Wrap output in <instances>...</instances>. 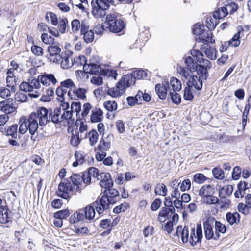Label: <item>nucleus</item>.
Here are the masks:
<instances>
[{
  "label": "nucleus",
  "instance_id": "1",
  "mask_svg": "<svg viewBox=\"0 0 251 251\" xmlns=\"http://www.w3.org/2000/svg\"><path fill=\"white\" fill-rule=\"evenodd\" d=\"M98 173V169L91 167L87 170L82 173L81 176L79 174L73 173L70 177L74 187L76 186V190L77 192H80L81 189L79 185L83 182L86 185H89L91 183L92 176L93 177L97 176Z\"/></svg>",
  "mask_w": 251,
  "mask_h": 251
},
{
  "label": "nucleus",
  "instance_id": "2",
  "mask_svg": "<svg viewBox=\"0 0 251 251\" xmlns=\"http://www.w3.org/2000/svg\"><path fill=\"white\" fill-rule=\"evenodd\" d=\"M148 73L147 71L140 69L134 71L131 74H128L124 75L117 82V87L121 90L126 89L133 85L136 83V80L144 79L147 77Z\"/></svg>",
  "mask_w": 251,
  "mask_h": 251
},
{
  "label": "nucleus",
  "instance_id": "3",
  "mask_svg": "<svg viewBox=\"0 0 251 251\" xmlns=\"http://www.w3.org/2000/svg\"><path fill=\"white\" fill-rule=\"evenodd\" d=\"M104 24L107 25L106 28L110 31L118 33L121 32L125 27L126 25L122 19H118L117 17L112 14L107 15Z\"/></svg>",
  "mask_w": 251,
  "mask_h": 251
},
{
  "label": "nucleus",
  "instance_id": "4",
  "mask_svg": "<svg viewBox=\"0 0 251 251\" xmlns=\"http://www.w3.org/2000/svg\"><path fill=\"white\" fill-rule=\"evenodd\" d=\"M74 188L70 180L65 178L59 184L56 195L62 199L69 200L71 198Z\"/></svg>",
  "mask_w": 251,
  "mask_h": 251
},
{
  "label": "nucleus",
  "instance_id": "5",
  "mask_svg": "<svg viewBox=\"0 0 251 251\" xmlns=\"http://www.w3.org/2000/svg\"><path fill=\"white\" fill-rule=\"evenodd\" d=\"M162 207L158 213V220L160 222H164L166 219H169V213H173L176 211V209L173 207V198L171 196H165Z\"/></svg>",
  "mask_w": 251,
  "mask_h": 251
},
{
  "label": "nucleus",
  "instance_id": "6",
  "mask_svg": "<svg viewBox=\"0 0 251 251\" xmlns=\"http://www.w3.org/2000/svg\"><path fill=\"white\" fill-rule=\"evenodd\" d=\"M212 67V63L211 61L206 59L203 60L201 63H199L197 67L196 68L195 72H196L197 75L199 76V80L201 81V79L207 80L209 77L208 70Z\"/></svg>",
  "mask_w": 251,
  "mask_h": 251
},
{
  "label": "nucleus",
  "instance_id": "7",
  "mask_svg": "<svg viewBox=\"0 0 251 251\" xmlns=\"http://www.w3.org/2000/svg\"><path fill=\"white\" fill-rule=\"evenodd\" d=\"M106 196V193H104V195L98 197L96 200L92 203L99 215L104 214L105 211L110 208V206L112 205L111 201H107L105 198Z\"/></svg>",
  "mask_w": 251,
  "mask_h": 251
},
{
  "label": "nucleus",
  "instance_id": "8",
  "mask_svg": "<svg viewBox=\"0 0 251 251\" xmlns=\"http://www.w3.org/2000/svg\"><path fill=\"white\" fill-rule=\"evenodd\" d=\"M11 212L7 205L6 201L0 197V223L6 224L11 221L9 213Z\"/></svg>",
  "mask_w": 251,
  "mask_h": 251
},
{
  "label": "nucleus",
  "instance_id": "9",
  "mask_svg": "<svg viewBox=\"0 0 251 251\" xmlns=\"http://www.w3.org/2000/svg\"><path fill=\"white\" fill-rule=\"evenodd\" d=\"M94 177H96L98 180L100 179V185L102 188L113 187L114 182L109 173L101 172L99 173L98 170V176Z\"/></svg>",
  "mask_w": 251,
  "mask_h": 251
},
{
  "label": "nucleus",
  "instance_id": "10",
  "mask_svg": "<svg viewBox=\"0 0 251 251\" xmlns=\"http://www.w3.org/2000/svg\"><path fill=\"white\" fill-rule=\"evenodd\" d=\"M170 89V83L168 81L162 83H157L155 86V92L158 98L162 100H164L166 98L167 93Z\"/></svg>",
  "mask_w": 251,
  "mask_h": 251
},
{
  "label": "nucleus",
  "instance_id": "11",
  "mask_svg": "<svg viewBox=\"0 0 251 251\" xmlns=\"http://www.w3.org/2000/svg\"><path fill=\"white\" fill-rule=\"evenodd\" d=\"M201 50L210 60H214L217 58L218 50L215 47L211 46L209 44H203L201 47Z\"/></svg>",
  "mask_w": 251,
  "mask_h": 251
},
{
  "label": "nucleus",
  "instance_id": "12",
  "mask_svg": "<svg viewBox=\"0 0 251 251\" xmlns=\"http://www.w3.org/2000/svg\"><path fill=\"white\" fill-rule=\"evenodd\" d=\"M104 190L101 193V195H104L106 193V196L105 197L107 201H111L112 205L115 204L117 201V197L119 196V192L116 189L113 187L104 188Z\"/></svg>",
  "mask_w": 251,
  "mask_h": 251
},
{
  "label": "nucleus",
  "instance_id": "13",
  "mask_svg": "<svg viewBox=\"0 0 251 251\" xmlns=\"http://www.w3.org/2000/svg\"><path fill=\"white\" fill-rule=\"evenodd\" d=\"M79 211L82 213L83 221L85 219L91 221L93 220L95 217L96 210L94 204L92 203L86 207L79 209Z\"/></svg>",
  "mask_w": 251,
  "mask_h": 251
},
{
  "label": "nucleus",
  "instance_id": "14",
  "mask_svg": "<svg viewBox=\"0 0 251 251\" xmlns=\"http://www.w3.org/2000/svg\"><path fill=\"white\" fill-rule=\"evenodd\" d=\"M92 10V13L96 18H103L106 15V10L104 6L101 3L96 4L95 1L93 0L91 2Z\"/></svg>",
  "mask_w": 251,
  "mask_h": 251
},
{
  "label": "nucleus",
  "instance_id": "15",
  "mask_svg": "<svg viewBox=\"0 0 251 251\" xmlns=\"http://www.w3.org/2000/svg\"><path fill=\"white\" fill-rule=\"evenodd\" d=\"M198 77L196 75L193 74L191 75L186 82L187 86H189L192 88L193 87L196 90L201 91L202 88L203 81L201 79V81H200Z\"/></svg>",
  "mask_w": 251,
  "mask_h": 251
},
{
  "label": "nucleus",
  "instance_id": "16",
  "mask_svg": "<svg viewBox=\"0 0 251 251\" xmlns=\"http://www.w3.org/2000/svg\"><path fill=\"white\" fill-rule=\"evenodd\" d=\"M35 114L39 119V125L40 126H45L44 121L45 118H47V115H49V109L43 106L38 107Z\"/></svg>",
  "mask_w": 251,
  "mask_h": 251
},
{
  "label": "nucleus",
  "instance_id": "17",
  "mask_svg": "<svg viewBox=\"0 0 251 251\" xmlns=\"http://www.w3.org/2000/svg\"><path fill=\"white\" fill-rule=\"evenodd\" d=\"M61 110L60 107H56L53 111L51 108H49V116L51 117V122L54 124L60 125L62 120L60 119Z\"/></svg>",
  "mask_w": 251,
  "mask_h": 251
},
{
  "label": "nucleus",
  "instance_id": "18",
  "mask_svg": "<svg viewBox=\"0 0 251 251\" xmlns=\"http://www.w3.org/2000/svg\"><path fill=\"white\" fill-rule=\"evenodd\" d=\"M103 111L100 108L96 107L91 111L90 121L92 123H99L102 121Z\"/></svg>",
  "mask_w": 251,
  "mask_h": 251
},
{
  "label": "nucleus",
  "instance_id": "19",
  "mask_svg": "<svg viewBox=\"0 0 251 251\" xmlns=\"http://www.w3.org/2000/svg\"><path fill=\"white\" fill-rule=\"evenodd\" d=\"M225 217L227 222L231 226L234 224H239L240 222L241 216L237 212H228Z\"/></svg>",
  "mask_w": 251,
  "mask_h": 251
},
{
  "label": "nucleus",
  "instance_id": "20",
  "mask_svg": "<svg viewBox=\"0 0 251 251\" xmlns=\"http://www.w3.org/2000/svg\"><path fill=\"white\" fill-rule=\"evenodd\" d=\"M74 156L75 161L73 163L72 166L74 167H76L78 165L83 164L86 161V155L81 151H76L75 152Z\"/></svg>",
  "mask_w": 251,
  "mask_h": 251
},
{
  "label": "nucleus",
  "instance_id": "21",
  "mask_svg": "<svg viewBox=\"0 0 251 251\" xmlns=\"http://www.w3.org/2000/svg\"><path fill=\"white\" fill-rule=\"evenodd\" d=\"M215 238L218 239L220 237V233H225L227 231L226 226L219 221L215 222Z\"/></svg>",
  "mask_w": 251,
  "mask_h": 251
},
{
  "label": "nucleus",
  "instance_id": "22",
  "mask_svg": "<svg viewBox=\"0 0 251 251\" xmlns=\"http://www.w3.org/2000/svg\"><path fill=\"white\" fill-rule=\"evenodd\" d=\"M177 91L170 90L167 97V99L171 100L172 102L176 105H179L181 102V97Z\"/></svg>",
  "mask_w": 251,
  "mask_h": 251
},
{
  "label": "nucleus",
  "instance_id": "23",
  "mask_svg": "<svg viewBox=\"0 0 251 251\" xmlns=\"http://www.w3.org/2000/svg\"><path fill=\"white\" fill-rule=\"evenodd\" d=\"M184 63L186 65L185 67L193 72H195L196 68L199 64V62L190 56L185 58Z\"/></svg>",
  "mask_w": 251,
  "mask_h": 251
},
{
  "label": "nucleus",
  "instance_id": "24",
  "mask_svg": "<svg viewBox=\"0 0 251 251\" xmlns=\"http://www.w3.org/2000/svg\"><path fill=\"white\" fill-rule=\"evenodd\" d=\"M71 137L70 139V144L73 147H77L81 143L82 138L79 137V132L75 131L74 132V129L71 130L70 132Z\"/></svg>",
  "mask_w": 251,
  "mask_h": 251
},
{
  "label": "nucleus",
  "instance_id": "25",
  "mask_svg": "<svg viewBox=\"0 0 251 251\" xmlns=\"http://www.w3.org/2000/svg\"><path fill=\"white\" fill-rule=\"evenodd\" d=\"M234 187L232 185H227L223 187L219 190V196L221 198H225V195L229 196L231 195Z\"/></svg>",
  "mask_w": 251,
  "mask_h": 251
},
{
  "label": "nucleus",
  "instance_id": "26",
  "mask_svg": "<svg viewBox=\"0 0 251 251\" xmlns=\"http://www.w3.org/2000/svg\"><path fill=\"white\" fill-rule=\"evenodd\" d=\"M203 229L205 237L207 240L211 239H213L214 240H218L215 238V235H214L213 230V226L211 225H203Z\"/></svg>",
  "mask_w": 251,
  "mask_h": 251
},
{
  "label": "nucleus",
  "instance_id": "27",
  "mask_svg": "<svg viewBox=\"0 0 251 251\" xmlns=\"http://www.w3.org/2000/svg\"><path fill=\"white\" fill-rule=\"evenodd\" d=\"M19 133L21 134H25L28 130L27 119L25 116H22L19 121Z\"/></svg>",
  "mask_w": 251,
  "mask_h": 251
},
{
  "label": "nucleus",
  "instance_id": "28",
  "mask_svg": "<svg viewBox=\"0 0 251 251\" xmlns=\"http://www.w3.org/2000/svg\"><path fill=\"white\" fill-rule=\"evenodd\" d=\"M167 188L164 183H158L154 189V193L156 195L166 196L167 195Z\"/></svg>",
  "mask_w": 251,
  "mask_h": 251
},
{
  "label": "nucleus",
  "instance_id": "29",
  "mask_svg": "<svg viewBox=\"0 0 251 251\" xmlns=\"http://www.w3.org/2000/svg\"><path fill=\"white\" fill-rule=\"evenodd\" d=\"M213 34L211 32H210L209 33H207L206 36L199 37L197 39V41L199 42L203 43V44H209V43H211L213 44L215 43V40L213 38Z\"/></svg>",
  "mask_w": 251,
  "mask_h": 251
},
{
  "label": "nucleus",
  "instance_id": "30",
  "mask_svg": "<svg viewBox=\"0 0 251 251\" xmlns=\"http://www.w3.org/2000/svg\"><path fill=\"white\" fill-rule=\"evenodd\" d=\"M117 83L116 84V89L115 88H109L107 91V94L111 96L113 98H116L121 96L125 92L126 89L121 90V88H118L117 87Z\"/></svg>",
  "mask_w": 251,
  "mask_h": 251
},
{
  "label": "nucleus",
  "instance_id": "31",
  "mask_svg": "<svg viewBox=\"0 0 251 251\" xmlns=\"http://www.w3.org/2000/svg\"><path fill=\"white\" fill-rule=\"evenodd\" d=\"M169 83L172 88V91H180L182 88L181 81L176 77H172Z\"/></svg>",
  "mask_w": 251,
  "mask_h": 251
},
{
  "label": "nucleus",
  "instance_id": "32",
  "mask_svg": "<svg viewBox=\"0 0 251 251\" xmlns=\"http://www.w3.org/2000/svg\"><path fill=\"white\" fill-rule=\"evenodd\" d=\"M59 44L51 45L48 47L47 51L50 56L58 55L61 51V48L59 47Z\"/></svg>",
  "mask_w": 251,
  "mask_h": 251
},
{
  "label": "nucleus",
  "instance_id": "33",
  "mask_svg": "<svg viewBox=\"0 0 251 251\" xmlns=\"http://www.w3.org/2000/svg\"><path fill=\"white\" fill-rule=\"evenodd\" d=\"M42 41L47 45H56L59 44L57 42L55 41V39L50 35H49L46 33H43L41 36Z\"/></svg>",
  "mask_w": 251,
  "mask_h": 251
},
{
  "label": "nucleus",
  "instance_id": "34",
  "mask_svg": "<svg viewBox=\"0 0 251 251\" xmlns=\"http://www.w3.org/2000/svg\"><path fill=\"white\" fill-rule=\"evenodd\" d=\"M190 54L196 58L197 62L201 63L203 60L206 59L204 58V54L202 51L199 50L198 49H194L190 51Z\"/></svg>",
  "mask_w": 251,
  "mask_h": 251
},
{
  "label": "nucleus",
  "instance_id": "35",
  "mask_svg": "<svg viewBox=\"0 0 251 251\" xmlns=\"http://www.w3.org/2000/svg\"><path fill=\"white\" fill-rule=\"evenodd\" d=\"M70 214V210L68 208L62 209L55 212L53 217L55 219H61L62 220L66 219Z\"/></svg>",
  "mask_w": 251,
  "mask_h": 251
},
{
  "label": "nucleus",
  "instance_id": "36",
  "mask_svg": "<svg viewBox=\"0 0 251 251\" xmlns=\"http://www.w3.org/2000/svg\"><path fill=\"white\" fill-rule=\"evenodd\" d=\"M69 221L72 224H75L80 221H83L82 213L80 212L78 210L75 213L71 215L69 218Z\"/></svg>",
  "mask_w": 251,
  "mask_h": 251
},
{
  "label": "nucleus",
  "instance_id": "37",
  "mask_svg": "<svg viewBox=\"0 0 251 251\" xmlns=\"http://www.w3.org/2000/svg\"><path fill=\"white\" fill-rule=\"evenodd\" d=\"M204 31V25L199 23L195 24L192 28L193 33L196 35H201Z\"/></svg>",
  "mask_w": 251,
  "mask_h": 251
},
{
  "label": "nucleus",
  "instance_id": "38",
  "mask_svg": "<svg viewBox=\"0 0 251 251\" xmlns=\"http://www.w3.org/2000/svg\"><path fill=\"white\" fill-rule=\"evenodd\" d=\"M18 124H15L10 126L7 129V136H11L13 139L17 137Z\"/></svg>",
  "mask_w": 251,
  "mask_h": 251
},
{
  "label": "nucleus",
  "instance_id": "39",
  "mask_svg": "<svg viewBox=\"0 0 251 251\" xmlns=\"http://www.w3.org/2000/svg\"><path fill=\"white\" fill-rule=\"evenodd\" d=\"M212 117L208 111L201 112L200 114L201 123L203 125L208 124L212 119Z\"/></svg>",
  "mask_w": 251,
  "mask_h": 251
},
{
  "label": "nucleus",
  "instance_id": "40",
  "mask_svg": "<svg viewBox=\"0 0 251 251\" xmlns=\"http://www.w3.org/2000/svg\"><path fill=\"white\" fill-rule=\"evenodd\" d=\"M103 106L106 110L110 112L116 111L118 108L117 103L114 100L105 101L103 103Z\"/></svg>",
  "mask_w": 251,
  "mask_h": 251
},
{
  "label": "nucleus",
  "instance_id": "41",
  "mask_svg": "<svg viewBox=\"0 0 251 251\" xmlns=\"http://www.w3.org/2000/svg\"><path fill=\"white\" fill-rule=\"evenodd\" d=\"M88 67H90L89 71H86L87 74L93 75H97L99 74V69L100 68V66L95 63L90 62L88 64Z\"/></svg>",
  "mask_w": 251,
  "mask_h": 251
},
{
  "label": "nucleus",
  "instance_id": "42",
  "mask_svg": "<svg viewBox=\"0 0 251 251\" xmlns=\"http://www.w3.org/2000/svg\"><path fill=\"white\" fill-rule=\"evenodd\" d=\"M183 93V98L185 100L191 101L193 100L194 96L192 92V88L189 86L184 88Z\"/></svg>",
  "mask_w": 251,
  "mask_h": 251
},
{
  "label": "nucleus",
  "instance_id": "43",
  "mask_svg": "<svg viewBox=\"0 0 251 251\" xmlns=\"http://www.w3.org/2000/svg\"><path fill=\"white\" fill-rule=\"evenodd\" d=\"M208 178L202 173H197L193 176L192 181L198 184H202Z\"/></svg>",
  "mask_w": 251,
  "mask_h": 251
},
{
  "label": "nucleus",
  "instance_id": "44",
  "mask_svg": "<svg viewBox=\"0 0 251 251\" xmlns=\"http://www.w3.org/2000/svg\"><path fill=\"white\" fill-rule=\"evenodd\" d=\"M80 35H83V39L86 43H91L94 40V32L92 29H90V30L85 32L84 34Z\"/></svg>",
  "mask_w": 251,
  "mask_h": 251
},
{
  "label": "nucleus",
  "instance_id": "45",
  "mask_svg": "<svg viewBox=\"0 0 251 251\" xmlns=\"http://www.w3.org/2000/svg\"><path fill=\"white\" fill-rule=\"evenodd\" d=\"M129 207L130 206L128 203L124 202L118 206H115L113 209V212L115 214H118L122 211L125 212Z\"/></svg>",
  "mask_w": 251,
  "mask_h": 251
},
{
  "label": "nucleus",
  "instance_id": "46",
  "mask_svg": "<svg viewBox=\"0 0 251 251\" xmlns=\"http://www.w3.org/2000/svg\"><path fill=\"white\" fill-rule=\"evenodd\" d=\"M58 28L59 33L63 34L66 32V27L68 25V21L67 18H61L58 23Z\"/></svg>",
  "mask_w": 251,
  "mask_h": 251
},
{
  "label": "nucleus",
  "instance_id": "47",
  "mask_svg": "<svg viewBox=\"0 0 251 251\" xmlns=\"http://www.w3.org/2000/svg\"><path fill=\"white\" fill-rule=\"evenodd\" d=\"M212 172L213 176L216 179L222 180L224 178V172L223 170L221 168L215 167L212 169Z\"/></svg>",
  "mask_w": 251,
  "mask_h": 251
},
{
  "label": "nucleus",
  "instance_id": "48",
  "mask_svg": "<svg viewBox=\"0 0 251 251\" xmlns=\"http://www.w3.org/2000/svg\"><path fill=\"white\" fill-rule=\"evenodd\" d=\"M189 229L187 226H184L180 233L181 239L183 243L185 244L188 242L189 239Z\"/></svg>",
  "mask_w": 251,
  "mask_h": 251
},
{
  "label": "nucleus",
  "instance_id": "49",
  "mask_svg": "<svg viewBox=\"0 0 251 251\" xmlns=\"http://www.w3.org/2000/svg\"><path fill=\"white\" fill-rule=\"evenodd\" d=\"M110 146L111 143L110 142L105 141L102 137L101 138L97 149L99 151L104 150L106 151L110 148Z\"/></svg>",
  "mask_w": 251,
  "mask_h": 251
},
{
  "label": "nucleus",
  "instance_id": "50",
  "mask_svg": "<svg viewBox=\"0 0 251 251\" xmlns=\"http://www.w3.org/2000/svg\"><path fill=\"white\" fill-rule=\"evenodd\" d=\"M89 134H91L89 137L90 145L91 146H94L98 141L99 138L98 133L95 129H93L89 132Z\"/></svg>",
  "mask_w": 251,
  "mask_h": 251
},
{
  "label": "nucleus",
  "instance_id": "51",
  "mask_svg": "<svg viewBox=\"0 0 251 251\" xmlns=\"http://www.w3.org/2000/svg\"><path fill=\"white\" fill-rule=\"evenodd\" d=\"M206 201L205 202L207 204H219L220 200L212 195H206L205 196Z\"/></svg>",
  "mask_w": 251,
  "mask_h": 251
},
{
  "label": "nucleus",
  "instance_id": "52",
  "mask_svg": "<svg viewBox=\"0 0 251 251\" xmlns=\"http://www.w3.org/2000/svg\"><path fill=\"white\" fill-rule=\"evenodd\" d=\"M87 92V89L82 88H79L77 90H74L73 93L78 98L81 100H85L86 99V93Z\"/></svg>",
  "mask_w": 251,
  "mask_h": 251
},
{
  "label": "nucleus",
  "instance_id": "53",
  "mask_svg": "<svg viewBox=\"0 0 251 251\" xmlns=\"http://www.w3.org/2000/svg\"><path fill=\"white\" fill-rule=\"evenodd\" d=\"M193 72L188 70L186 67H182L180 69V74L181 75L182 80H187L193 74Z\"/></svg>",
  "mask_w": 251,
  "mask_h": 251
},
{
  "label": "nucleus",
  "instance_id": "54",
  "mask_svg": "<svg viewBox=\"0 0 251 251\" xmlns=\"http://www.w3.org/2000/svg\"><path fill=\"white\" fill-rule=\"evenodd\" d=\"M96 4L101 3L104 6L105 10H108L110 6V5H114V1L113 0H95Z\"/></svg>",
  "mask_w": 251,
  "mask_h": 251
},
{
  "label": "nucleus",
  "instance_id": "55",
  "mask_svg": "<svg viewBox=\"0 0 251 251\" xmlns=\"http://www.w3.org/2000/svg\"><path fill=\"white\" fill-rule=\"evenodd\" d=\"M242 172L241 168L240 166L235 167L232 172V178L234 180H238L241 177Z\"/></svg>",
  "mask_w": 251,
  "mask_h": 251
},
{
  "label": "nucleus",
  "instance_id": "56",
  "mask_svg": "<svg viewBox=\"0 0 251 251\" xmlns=\"http://www.w3.org/2000/svg\"><path fill=\"white\" fill-rule=\"evenodd\" d=\"M180 190L182 192L188 191L191 188V181L189 179H185L182 182H180Z\"/></svg>",
  "mask_w": 251,
  "mask_h": 251
},
{
  "label": "nucleus",
  "instance_id": "57",
  "mask_svg": "<svg viewBox=\"0 0 251 251\" xmlns=\"http://www.w3.org/2000/svg\"><path fill=\"white\" fill-rule=\"evenodd\" d=\"M161 203L162 200L160 198L155 199L151 205V210L152 211H157L160 207Z\"/></svg>",
  "mask_w": 251,
  "mask_h": 251
},
{
  "label": "nucleus",
  "instance_id": "58",
  "mask_svg": "<svg viewBox=\"0 0 251 251\" xmlns=\"http://www.w3.org/2000/svg\"><path fill=\"white\" fill-rule=\"evenodd\" d=\"M196 237L198 242H201L203 237L202 229L201 224L200 222L197 223L196 225Z\"/></svg>",
  "mask_w": 251,
  "mask_h": 251
},
{
  "label": "nucleus",
  "instance_id": "59",
  "mask_svg": "<svg viewBox=\"0 0 251 251\" xmlns=\"http://www.w3.org/2000/svg\"><path fill=\"white\" fill-rule=\"evenodd\" d=\"M32 52L37 56H41L43 54V49L40 46L33 45L31 47Z\"/></svg>",
  "mask_w": 251,
  "mask_h": 251
},
{
  "label": "nucleus",
  "instance_id": "60",
  "mask_svg": "<svg viewBox=\"0 0 251 251\" xmlns=\"http://www.w3.org/2000/svg\"><path fill=\"white\" fill-rule=\"evenodd\" d=\"M237 208L238 211L242 214L246 215L249 213L250 209H248V205L246 204L239 203L237 205Z\"/></svg>",
  "mask_w": 251,
  "mask_h": 251
},
{
  "label": "nucleus",
  "instance_id": "61",
  "mask_svg": "<svg viewBox=\"0 0 251 251\" xmlns=\"http://www.w3.org/2000/svg\"><path fill=\"white\" fill-rule=\"evenodd\" d=\"M60 85L61 87L67 88H71L72 87H75L73 81L70 78L67 79L62 81L60 83Z\"/></svg>",
  "mask_w": 251,
  "mask_h": 251
},
{
  "label": "nucleus",
  "instance_id": "62",
  "mask_svg": "<svg viewBox=\"0 0 251 251\" xmlns=\"http://www.w3.org/2000/svg\"><path fill=\"white\" fill-rule=\"evenodd\" d=\"M214 21L215 20L212 18L211 17H210L208 18H207L206 20V26L210 31L215 29V28L217 26V24H214Z\"/></svg>",
  "mask_w": 251,
  "mask_h": 251
},
{
  "label": "nucleus",
  "instance_id": "63",
  "mask_svg": "<svg viewBox=\"0 0 251 251\" xmlns=\"http://www.w3.org/2000/svg\"><path fill=\"white\" fill-rule=\"evenodd\" d=\"M80 24L81 23L78 19H75L73 20L71 22L72 31L74 32L78 31L80 28V27L81 26Z\"/></svg>",
  "mask_w": 251,
  "mask_h": 251
},
{
  "label": "nucleus",
  "instance_id": "64",
  "mask_svg": "<svg viewBox=\"0 0 251 251\" xmlns=\"http://www.w3.org/2000/svg\"><path fill=\"white\" fill-rule=\"evenodd\" d=\"M15 99L20 102H25L28 101V96L22 93H17L15 94Z\"/></svg>",
  "mask_w": 251,
  "mask_h": 251
}]
</instances>
